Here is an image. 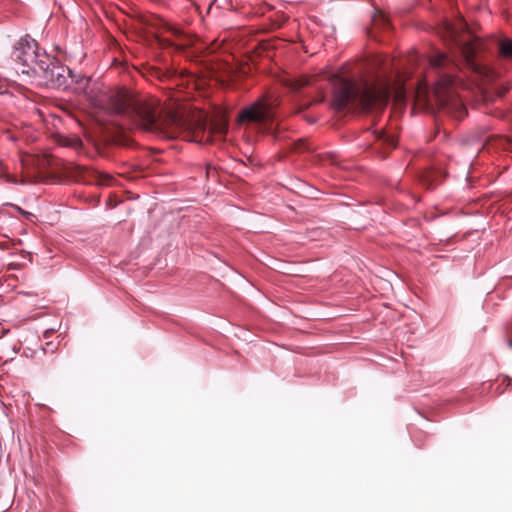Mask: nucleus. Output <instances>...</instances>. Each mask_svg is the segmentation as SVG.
Here are the masks:
<instances>
[{
    "label": "nucleus",
    "mask_w": 512,
    "mask_h": 512,
    "mask_svg": "<svg viewBox=\"0 0 512 512\" xmlns=\"http://www.w3.org/2000/svg\"><path fill=\"white\" fill-rule=\"evenodd\" d=\"M168 29L176 36H181L182 35V31L181 29L177 28V27H174L172 25H168Z\"/></svg>",
    "instance_id": "2eb2a0df"
},
{
    "label": "nucleus",
    "mask_w": 512,
    "mask_h": 512,
    "mask_svg": "<svg viewBox=\"0 0 512 512\" xmlns=\"http://www.w3.org/2000/svg\"><path fill=\"white\" fill-rule=\"evenodd\" d=\"M117 96L125 97V96H129V95L127 93H122V94H118Z\"/></svg>",
    "instance_id": "6ab92c4d"
},
{
    "label": "nucleus",
    "mask_w": 512,
    "mask_h": 512,
    "mask_svg": "<svg viewBox=\"0 0 512 512\" xmlns=\"http://www.w3.org/2000/svg\"><path fill=\"white\" fill-rule=\"evenodd\" d=\"M272 117L270 108L262 101H257L244 109L240 115L242 121H264Z\"/></svg>",
    "instance_id": "0eeeda50"
},
{
    "label": "nucleus",
    "mask_w": 512,
    "mask_h": 512,
    "mask_svg": "<svg viewBox=\"0 0 512 512\" xmlns=\"http://www.w3.org/2000/svg\"><path fill=\"white\" fill-rule=\"evenodd\" d=\"M404 99L405 98H402V97L394 98V100H395L394 105H401Z\"/></svg>",
    "instance_id": "f3484780"
},
{
    "label": "nucleus",
    "mask_w": 512,
    "mask_h": 512,
    "mask_svg": "<svg viewBox=\"0 0 512 512\" xmlns=\"http://www.w3.org/2000/svg\"><path fill=\"white\" fill-rule=\"evenodd\" d=\"M446 60H447L446 54L440 53V54H438L437 56H435L434 58L431 59V64L434 67H439V66L444 65Z\"/></svg>",
    "instance_id": "f8f14e48"
},
{
    "label": "nucleus",
    "mask_w": 512,
    "mask_h": 512,
    "mask_svg": "<svg viewBox=\"0 0 512 512\" xmlns=\"http://www.w3.org/2000/svg\"><path fill=\"white\" fill-rule=\"evenodd\" d=\"M411 106L413 110L430 113L443 111L457 118L463 117L466 113L461 98H412Z\"/></svg>",
    "instance_id": "20e7f679"
},
{
    "label": "nucleus",
    "mask_w": 512,
    "mask_h": 512,
    "mask_svg": "<svg viewBox=\"0 0 512 512\" xmlns=\"http://www.w3.org/2000/svg\"><path fill=\"white\" fill-rule=\"evenodd\" d=\"M13 59L16 61V71L21 74L36 76L40 69L49 64V55L41 50L34 39L25 37L15 46Z\"/></svg>",
    "instance_id": "7ed1b4c3"
},
{
    "label": "nucleus",
    "mask_w": 512,
    "mask_h": 512,
    "mask_svg": "<svg viewBox=\"0 0 512 512\" xmlns=\"http://www.w3.org/2000/svg\"><path fill=\"white\" fill-rule=\"evenodd\" d=\"M155 75L160 78L161 77V72L158 71V70H155Z\"/></svg>",
    "instance_id": "a211bd4d"
},
{
    "label": "nucleus",
    "mask_w": 512,
    "mask_h": 512,
    "mask_svg": "<svg viewBox=\"0 0 512 512\" xmlns=\"http://www.w3.org/2000/svg\"><path fill=\"white\" fill-rule=\"evenodd\" d=\"M333 96H404L402 80H389L384 77L373 79H350L334 75L331 78Z\"/></svg>",
    "instance_id": "f257e3e1"
},
{
    "label": "nucleus",
    "mask_w": 512,
    "mask_h": 512,
    "mask_svg": "<svg viewBox=\"0 0 512 512\" xmlns=\"http://www.w3.org/2000/svg\"><path fill=\"white\" fill-rule=\"evenodd\" d=\"M449 81H450L449 79H445V80H441V81H439V83L437 84V85H438V88L436 89V91H435V92H436L437 94L441 93V92L443 91L442 86L447 85Z\"/></svg>",
    "instance_id": "4468645a"
},
{
    "label": "nucleus",
    "mask_w": 512,
    "mask_h": 512,
    "mask_svg": "<svg viewBox=\"0 0 512 512\" xmlns=\"http://www.w3.org/2000/svg\"><path fill=\"white\" fill-rule=\"evenodd\" d=\"M36 77L40 78V82L49 88L63 89L75 94H84L85 96H97L101 93L98 83L91 78L76 76L72 71L57 62L49 56V64L43 67L37 73Z\"/></svg>",
    "instance_id": "f03ea898"
},
{
    "label": "nucleus",
    "mask_w": 512,
    "mask_h": 512,
    "mask_svg": "<svg viewBox=\"0 0 512 512\" xmlns=\"http://www.w3.org/2000/svg\"><path fill=\"white\" fill-rule=\"evenodd\" d=\"M500 53L504 57L512 58V41L504 40L500 44Z\"/></svg>",
    "instance_id": "9d476101"
},
{
    "label": "nucleus",
    "mask_w": 512,
    "mask_h": 512,
    "mask_svg": "<svg viewBox=\"0 0 512 512\" xmlns=\"http://www.w3.org/2000/svg\"><path fill=\"white\" fill-rule=\"evenodd\" d=\"M354 98H333L331 103L332 107L338 111L345 109L350 105L351 100ZM359 100L358 105L364 110H371L374 108L383 107L387 104L388 98H357Z\"/></svg>",
    "instance_id": "423d86ee"
},
{
    "label": "nucleus",
    "mask_w": 512,
    "mask_h": 512,
    "mask_svg": "<svg viewBox=\"0 0 512 512\" xmlns=\"http://www.w3.org/2000/svg\"><path fill=\"white\" fill-rule=\"evenodd\" d=\"M284 84L288 86L292 91H297L301 87L308 84V79L306 78H291L287 77L283 80Z\"/></svg>",
    "instance_id": "1a4fd4ad"
},
{
    "label": "nucleus",
    "mask_w": 512,
    "mask_h": 512,
    "mask_svg": "<svg viewBox=\"0 0 512 512\" xmlns=\"http://www.w3.org/2000/svg\"><path fill=\"white\" fill-rule=\"evenodd\" d=\"M380 138L383 139V141L388 144L389 146H395L396 145V138L393 135H388L386 133H381Z\"/></svg>",
    "instance_id": "ddd939ff"
},
{
    "label": "nucleus",
    "mask_w": 512,
    "mask_h": 512,
    "mask_svg": "<svg viewBox=\"0 0 512 512\" xmlns=\"http://www.w3.org/2000/svg\"><path fill=\"white\" fill-rule=\"evenodd\" d=\"M137 109V114L145 119V120H148V121H154L155 119V115H154V112L153 110L150 108V107H146V108H136Z\"/></svg>",
    "instance_id": "9b49d317"
},
{
    "label": "nucleus",
    "mask_w": 512,
    "mask_h": 512,
    "mask_svg": "<svg viewBox=\"0 0 512 512\" xmlns=\"http://www.w3.org/2000/svg\"><path fill=\"white\" fill-rule=\"evenodd\" d=\"M250 69L251 68L247 63L240 64L238 66L230 65L228 63L223 65V70H224L223 73L230 79H234V78L238 77V74L239 75L248 74L250 72Z\"/></svg>",
    "instance_id": "6e6552de"
},
{
    "label": "nucleus",
    "mask_w": 512,
    "mask_h": 512,
    "mask_svg": "<svg viewBox=\"0 0 512 512\" xmlns=\"http://www.w3.org/2000/svg\"><path fill=\"white\" fill-rule=\"evenodd\" d=\"M463 28H464L463 23H461L460 26H456L450 22H446L444 24V29H445L447 35L456 44H458L460 46L464 61L467 64V66L470 69L474 70L475 72L482 73L483 68L474 61V57L476 55L475 45L472 43H468V42L463 43L458 39L459 33L463 30Z\"/></svg>",
    "instance_id": "39448f33"
},
{
    "label": "nucleus",
    "mask_w": 512,
    "mask_h": 512,
    "mask_svg": "<svg viewBox=\"0 0 512 512\" xmlns=\"http://www.w3.org/2000/svg\"><path fill=\"white\" fill-rule=\"evenodd\" d=\"M374 21H375V24H377L379 21H382L384 25H386L388 22V20L386 19V17L383 14H379L378 16H376Z\"/></svg>",
    "instance_id": "dca6fc26"
}]
</instances>
